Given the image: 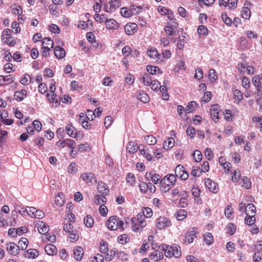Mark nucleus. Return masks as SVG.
I'll return each instance as SVG.
<instances>
[{
    "mask_svg": "<svg viewBox=\"0 0 262 262\" xmlns=\"http://www.w3.org/2000/svg\"><path fill=\"white\" fill-rule=\"evenodd\" d=\"M205 184L207 188L212 192L216 193L219 190L218 185L210 179L204 180Z\"/></svg>",
    "mask_w": 262,
    "mask_h": 262,
    "instance_id": "obj_11",
    "label": "nucleus"
},
{
    "mask_svg": "<svg viewBox=\"0 0 262 262\" xmlns=\"http://www.w3.org/2000/svg\"><path fill=\"white\" fill-rule=\"evenodd\" d=\"M19 246H17L14 243L10 242L6 245L7 251L11 255H16L19 252Z\"/></svg>",
    "mask_w": 262,
    "mask_h": 262,
    "instance_id": "obj_12",
    "label": "nucleus"
},
{
    "mask_svg": "<svg viewBox=\"0 0 262 262\" xmlns=\"http://www.w3.org/2000/svg\"><path fill=\"white\" fill-rule=\"evenodd\" d=\"M232 91L233 92L235 99L237 100L238 102H241V101L243 98V93L241 92V91H240L238 90H233V88H232Z\"/></svg>",
    "mask_w": 262,
    "mask_h": 262,
    "instance_id": "obj_45",
    "label": "nucleus"
},
{
    "mask_svg": "<svg viewBox=\"0 0 262 262\" xmlns=\"http://www.w3.org/2000/svg\"><path fill=\"white\" fill-rule=\"evenodd\" d=\"M84 254V251L80 246L76 247L73 250L74 257L77 260L80 261L82 259Z\"/></svg>",
    "mask_w": 262,
    "mask_h": 262,
    "instance_id": "obj_15",
    "label": "nucleus"
},
{
    "mask_svg": "<svg viewBox=\"0 0 262 262\" xmlns=\"http://www.w3.org/2000/svg\"><path fill=\"white\" fill-rule=\"evenodd\" d=\"M105 23L108 29H117L119 27V24L114 19H106Z\"/></svg>",
    "mask_w": 262,
    "mask_h": 262,
    "instance_id": "obj_21",
    "label": "nucleus"
},
{
    "mask_svg": "<svg viewBox=\"0 0 262 262\" xmlns=\"http://www.w3.org/2000/svg\"><path fill=\"white\" fill-rule=\"evenodd\" d=\"M150 177L151 180L155 184H157L160 182L161 176L159 174L152 173V172L149 173L146 172L145 174V179L148 181H149V178Z\"/></svg>",
    "mask_w": 262,
    "mask_h": 262,
    "instance_id": "obj_17",
    "label": "nucleus"
},
{
    "mask_svg": "<svg viewBox=\"0 0 262 262\" xmlns=\"http://www.w3.org/2000/svg\"><path fill=\"white\" fill-rule=\"evenodd\" d=\"M177 178L173 174H169L165 176L159 182L160 189L162 192L166 193L173 187L176 182Z\"/></svg>",
    "mask_w": 262,
    "mask_h": 262,
    "instance_id": "obj_2",
    "label": "nucleus"
},
{
    "mask_svg": "<svg viewBox=\"0 0 262 262\" xmlns=\"http://www.w3.org/2000/svg\"><path fill=\"white\" fill-rule=\"evenodd\" d=\"M231 180L233 182L239 183L241 179V173L239 169H236L231 172Z\"/></svg>",
    "mask_w": 262,
    "mask_h": 262,
    "instance_id": "obj_25",
    "label": "nucleus"
},
{
    "mask_svg": "<svg viewBox=\"0 0 262 262\" xmlns=\"http://www.w3.org/2000/svg\"><path fill=\"white\" fill-rule=\"evenodd\" d=\"M67 134L71 137L75 138L77 136L76 128L72 124H68L66 126Z\"/></svg>",
    "mask_w": 262,
    "mask_h": 262,
    "instance_id": "obj_34",
    "label": "nucleus"
},
{
    "mask_svg": "<svg viewBox=\"0 0 262 262\" xmlns=\"http://www.w3.org/2000/svg\"><path fill=\"white\" fill-rule=\"evenodd\" d=\"M102 113V110L100 107L97 108L95 110L94 112H93L90 110H88L87 112L86 118H88V120H93L94 119V117H99Z\"/></svg>",
    "mask_w": 262,
    "mask_h": 262,
    "instance_id": "obj_20",
    "label": "nucleus"
},
{
    "mask_svg": "<svg viewBox=\"0 0 262 262\" xmlns=\"http://www.w3.org/2000/svg\"><path fill=\"white\" fill-rule=\"evenodd\" d=\"M198 233L197 228L193 227L189 229L186 233L183 242L184 244H190L193 242L194 239L196 237V234Z\"/></svg>",
    "mask_w": 262,
    "mask_h": 262,
    "instance_id": "obj_6",
    "label": "nucleus"
},
{
    "mask_svg": "<svg viewBox=\"0 0 262 262\" xmlns=\"http://www.w3.org/2000/svg\"><path fill=\"white\" fill-rule=\"evenodd\" d=\"M38 251L34 249H30L24 253V256L28 258H35L38 256Z\"/></svg>",
    "mask_w": 262,
    "mask_h": 262,
    "instance_id": "obj_27",
    "label": "nucleus"
},
{
    "mask_svg": "<svg viewBox=\"0 0 262 262\" xmlns=\"http://www.w3.org/2000/svg\"><path fill=\"white\" fill-rule=\"evenodd\" d=\"M137 25L134 23L127 24L124 26V31L127 35H130L137 31Z\"/></svg>",
    "mask_w": 262,
    "mask_h": 262,
    "instance_id": "obj_13",
    "label": "nucleus"
},
{
    "mask_svg": "<svg viewBox=\"0 0 262 262\" xmlns=\"http://www.w3.org/2000/svg\"><path fill=\"white\" fill-rule=\"evenodd\" d=\"M242 17L245 19H249L251 16V12L248 7H244L242 11Z\"/></svg>",
    "mask_w": 262,
    "mask_h": 262,
    "instance_id": "obj_48",
    "label": "nucleus"
},
{
    "mask_svg": "<svg viewBox=\"0 0 262 262\" xmlns=\"http://www.w3.org/2000/svg\"><path fill=\"white\" fill-rule=\"evenodd\" d=\"M118 253V251L116 249H114L111 250L109 253H107V254L105 256V259L106 260L110 261L114 258L117 254Z\"/></svg>",
    "mask_w": 262,
    "mask_h": 262,
    "instance_id": "obj_43",
    "label": "nucleus"
},
{
    "mask_svg": "<svg viewBox=\"0 0 262 262\" xmlns=\"http://www.w3.org/2000/svg\"><path fill=\"white\" fill-rule=\"evenodd\" d=\"M127 148L129 153L134 154L137 151L139 146L137 147L134 142H130L128 143Z\"/></svg>",
    "mask_w": 262,
    "mask_h": 262,
    "instance_id": "obj_47",
    "label": "nucleus"
},
{
    "mask_svg": "<svg viewBox=\"0 0 262 262\" xmlns=\"http://www.w3.org/2000/svg\"><path fill=\"white\" fill-rule=\"evenodd\" d=\"M242 85L245 89L248 90L250 88L251 83L249 78L247 77L244 76L242 80Z\"/></svg>",
    "mask_w": 262,
    "mask_h": 262,
    "instance_id": "obj_49",
    "label": "nucleus"
},
{
    "mask_svg": "<svg viewBox=\"0 0 262 262\" xmlns=\"http://www.w3.org/2000/svg\"><path fill=\"white\" fill-rule=\"evenodd\" d=\"M193 157L195 161L196 162H200L202 160V155L200 150H195L193 152Z\"/></svg>",
    "mask_w": 262,
    "mask_h": 262,
    "instance_id": "obj_57",
    "label": "nucleus"
},
{
    "mask_svg": "<svg viewBox=\"0 0 262 262\" xmlns=\"http://www.w3.org/2000/svg\"><path fill=\"white\" fill-rule=\"evenodd\" d=\"M159 248L161 251H164V254L167 257L174 256L178 258L181 255L180 247L176 244H173L172 246L161 245L159 247Z\"/></svg>",
    "mask_w": 262,
    "mask_h": 262,
    "instance_id": "obj_1",
    "label": "nucleus"
},
{
    "mask_svg": "<svg viewBox=\"0 0 262 262\" xmlns=\"http://www.w3.org/2000/svg\"><path fill=\"white\" fill-rule=\"evenodd\" d=\"M186 133L189 138L192 139L194 138V135L195 133V129L193 126H189L187 128Z\"/></svg>",
    "mask_w": 262,
    "mask_h": 262,
    "instance_id": "obj_54",
    "label": "nucleus"
},
{
    "mask_svg": "<svg viewBox=\"0 0 262 262\" xmlns=\"http://www.w3.org/2000/svg\"><path fill=\"white\" fill-rule=\"evenodd\" d=\"M140 80L145 85L149 86L151 85V82L154 79H152V77L149 74H144L140 78Z\"/></svg>",
    "mask_w": 262,
    "mask_h": 262,
    "instance_id": "obj_23",
    "label": "nucleus"
},
{
    "mask_svg": "<svg viewBox=\"0 0 262 262\" xmlns=\"http://www.w3.org/2000/svg\"><path fill=\"white\" fill-rule=\"evenodd\" d=\"M126 183L130 186H135L136 180L135 174L133 173H128L126 176Z\"/></svg>",
    "mask_w": 262,
    "mask_h": 262,
    "instance_id": "obj_32",
    "label": "nucleus"
},
{
    "mask_svg": "<svg viewBox=\"0 0 262 262\" xmlns=\"http://www.w3.org/2000/svg\"><path fill=\"white\" fill-rule=\"evenodd\" d=\"M147 54L148 56L154 59L159 60L160 58L161 55L159 54L158 51L155 48H151L147 50Z\"/></svg>",
    "mask_w": 262,
    "mask_h": 262,
    "instance_id": "obj_36",
    "label": "nucleus"
},
{
    "mask_svg": "<svg viewBox=\"0 0 262 262\" xmlns=\"http://www.w3.org/2000/svg\"><path fill=\"white\" fill-rule=\"evenodd\" d=\"M228 231L227 232L229 234L232 235H233L236 231V226L232 223H230L228 224Z\"/></svg>",
    "mask_w": 262,
    "mask_h": 262,
    "instance_id": "obj_56",
    "label": "nucleus"
},
{
    "mask_svg": "<svg viewBox=\"0 0 262 262\" xmlns=\"http://www.w3.org/2000/svg\"><path fill=\"white\" fill-rule=\"evenodd\" d=\"M92 262H103L104 257L101 254H97L94 257H92Z\"/></svg>",
    "mask_w": 262,
    "mask_h": 262,
    "instance_id": "obj_64",
    "label": "nucleus"
},
{
    "mask_svg": "<svg viewBox=\"0 0 262 262\" xmlns=\"http://www.w3.org/2000/svg\"><path fill=\"white\" fill-rule=\"evenodd\" d=\"M95 202H97L98 204L101 203L104 204L106 202L107 199L105 195H100L99 194H96L95 196Z\"/></svg>",
    "mask_w": 262,
    "mask_h": 262,
    "instance_id": "obj_52",
    "label": "nucleus"
},
{
    "mask_svg": "<svg viewBox=\"0 0 262 262\" xmlns=\"http://www.w3.org/2000/svg\"><path fill=\"white\" fill-rule=\"evenodd\" d=\"M142 216H145V218H149L152 215V211L149 207H144L142 209Z\"/></svg>",
    "mask_w": 262,
    "mask_h": 262,
    "instance_id": "obj_51",
    "label": "nucleus"
},
{
    "mask_svg": "<svg viewBox=\"0 0 262 262\" xmlns=\"http://www.w3.org/2000/svg\"><path fill=\"white\" fill-rule=\"evenodd\" d=\"M144 140L146 143L150 145H155L157 142L156 138L152 135L146 136L144 137Z\"/></svg>",
    "mask_w": 262,
    "mask_h": 262,
    "instance_id": "obj_41",
    "label": "nucleus"
},
{
    "mask_svg": "<svg viewBox=\"0 0 262 262\" xmlns=\"http://www.w3.org/2000/svg\"><path fill=\"white\" fill-rule=\"evenodd\" d=\"M42 44L43 47L49 46L51 49L53 48L54 46L53 41L49 37L45 38Z\"/></svg>",
    "mask_w": 262,
    "mask_h": 262,
    "instance_id": "obj_50",
    "label": "nucleus"
},
{
    "mask_svg": "<svg viewBox=\"0 0 262 262\" xmlns=\"http://www.w3.org/2000/svg\"><path fill=\"white\" fill-rule=\"evenodd\" d=\"M131 222L132 229L136 232H140L143 230V228L146 225L145 216L141 214H138L137 217L132 218Z\"/></svg>",
    "mask_w": 262,
    "mask_h": 262,
    "instance_id": "obj_3",
    "label": "nucleus"
},
{
    "mask_svg": "<svg viewBox=\"0 0 262 262\" xmlns=\"http://www.w3.org/2000/svg\"><path fill=\"white\" fill-rule=\"evenodd\" d=\"M202 171L198 166H193L191 171V174L193 177H200Z\"/></svg>",
    "mask_w": 262,
    "mask_h": 262,
    "instance_id": "obj_55",
    "label": "nucleus"
},
{
    "mask_svg": "<svg viewBox=\"0 0 262 262\" xmlns=\"http://www.w3.org/2000/svg\"><path fill=\"white\" fill-rule=\"evenodd\" d=\"M170 221L165 217L160 216L157 220L156 227L159 229H164L171 226Z\"/></svg>",
    "mask_w": 262,
    "mask_h": 262,
    "instance_id": "obj_8",
    "label": "nucleus"
},
{
    "mask_svg": "<svg viewBox=\"0 0 262 262\" xmlns=\"http://www.w3.org/2000/svg\"><path fill=\"white\" fill-rule=\"evenodd\" d=\"M139 149L141 155L148 161H151L152 160V156L149 153V148L148 147L141 144L139 146Z\"/></svg>",
    "mask_w": 262,
    "mask_h": 262,
    "instance_id": "obj_10",
    "label": "nucleus"
},
{
    "mask_svg": "<svg viewBox=\"0 0 262 262\" xmlns=\"http://www.w3.org/2000/svg\"><path fill=\"white\" fill-rule=\"evenodd\" d=\"M204 240L208 245L212 244L213 238L212 234L209 232H206L204 234Z\"/></svg>",
    "mask_w": 262,
    "mask_h": 262,
    "instance_id": "obj_44",
    "label": "nucleus"
},
{
    "mask_svg": "<svg viewBox=\"0 0 262 262\" xmlns=\"http://www.w3.org/2000/svg\"><path fill=\"white\" fill-rule=\"evenodd\" d=\"M108 249L107 247V245L106 242H104L102 241L100 243V245L99 247V251L102 253H106L108 252Z\"/></svg>",
    "mask_w": 262,
    "mask_h": 262,
    "instance_id": "obj_58",
    "label": "nucleus"
},
{
    "mask_svg": "<svg viewBox=\"0 0 262 262\" xmlns=\"http://www.w3.org/2000/svg\"><path fill=\"white\" fill-rule=\"evenodd\" d=\"M150 258L154 261H158L163 258V254L159 250H155L150 254Z\"/></svg>",
    "mask_w": 262,
    "mask_h": 262,
    "instance_id": "obj_22",
    "label": "nucleus"
},
{
    "mask_svg": "<svg viewBox=\"0 0 262 262\" xmlns=\"http://www.w3.org/2000/svg\"><path fill=\"white\" fill-rule=\"evenodd\" d=\"M225 215L226 217L228 219H232L233 217V212L231 206L228 205L225 209Z\"/></svg>",
    "mask_w": 262,
    "mask_h": 262,
    "instance_id": "obj_53",
    "label": "nucleus"
},
{
    "mask_svg": "<svg viewBox=\"0 0 262 262\" xmlns=\"http://www.w3.org/2000/svg\"><path fill=\"white\" fill-rule=\"evenodd\" d=\"M131 14L132 15H137L140 13L143 10V8L141 6H137L132 5L130 7Z\"/></svg>",
    "mask_w": 262,
    "mask_h": 262,
    "instance_id": "obj_46",
    "label": "nucleus"
},
{
    "mask_svg": "<svg viewBox=\"0 0 262 262\" xmlns=\"http://www.w3.org/2000/svg\"><path fill=\"white\" fill-rule=\"evenodd\" d=\"M147 72L151 75H156L157 74H161L162 72L161 71L160 68L156 66L148 65L146 67Z\"/></svg>",
    "mask_w": 262,
    "mask_h": 262,
    "instance_id": "obj_33",
    "label": "nucleus"
},
{
    "mask_svg": "<svg viewBox=\"0 0 262 262\" xmlns=\"http://www.w3.org/2000/svg\"><path fill=\"white\" fill-rule=\"evenodd\" d=\"M245 212L247 215L255 216L256 207L253 204H248L245 208Z\"/></svg>",
    "mask_w": 262,
    "mask_h": 262,
    "instance_id": "obj_29",
    "label": "nucleus"
},
{
    "mask_svg": "<svg viewBox=\"0 0 262 262\" xmlns=\"http://www.w3.org/2000/svg\"><path fill=\"white\" fill-rule=\"evenodd\" d=\"M174 144V140L173 138H168L163 143V148L166 150L172 148Z\"/></svg>",
    "mask_w": 262,
    "mask_h": 262,
    "instance_id": "obj_37",
    "label": "nucleus"
},
{
    "mask_svg": "<svg viewBox=\"0 0 262 262\" xmlns=\"http://www.w3.org/2000/svg\"><path fill=\"white\" fill-rule=\"evenodd\" d=\"M252 121L255 124V127L259 129L262 134V116H255L252 118Z\"/></svg>",
    "mask_w": 262,
    "mask_h": 262,
    "instance_id": "obj_30",
    "label": "nucleus"
},
{
    "mask_svg": "<svg viewBox=\"0 0 262 262\" xmlns=\"http://www.w3.org/2000/svg\"><path fill=\"white\" fill-rule=\"evenodd\" d=\"M81 179L89 185L96 183L97 180L94 175L92 173H83L81 174Z\"/></svg>",
    "mask_w": 262,
    "mask_h": 262,
    "instance_id": "obj_9",
    "label": "nucleus"
},
{
    "mask_svg": "<svg viewBox=\"0 0 262 262\" xmlns=\"http://www.w3.org/2000/svg\"><path fill=\"white\" fill-rule=\"evenodd\" d=\"M14 81V77L11 75L7 76L0 75V85H4L8 83L13 82Z\"/></svg>",
    "mask_w": 262,
    "mask_h": 262,
    "instance_id": "obj_18",
    "label": "nucleus"
},
{
    "mask_svg": "<svg viewBox=\"0 0 262 262\" xmlns=\"http://www.w3.org/2000/svg\"><path fill=\"white\" fill-rule=\"evenodd\" d=\"M221 111L220 106L217 104L212 105L210 107V113L211 118L213 120L214 119H219V114Z\"/></svg>",
    "mask_w": 262,
    "mask_h": 262,
    "instance_id": "obj_14",
    "label": "nucleus"
},
{
    "mask_svg": "<svg viewBox=\"0 0 262 262\" xmlns=\"http://www.w3.org/2000/svg\"><path fill=\"white\" fill-rule=\"evenodd\" d=\"M262 80V74L257 75L253 77L252 79V82L256 89L255 94L259 97L256 100L257 103H262V87L261 85V80Z\"/></svg>",
    "mask_w": 262,
    "mask_h": 262,
    "instance_id": "obj_5",
    "label": "nucleus"
},
{
    "mask_svg": "<svg viewBox=\"0 0 262 262\" xmlns=\"http://www.w3.org/2000/svg\"><path fill=\"white\" fill-rule=\"evenodd\" d=\"M176 177H178L183 180H186L188 178V172L185 170L184 167L182 165H178L175 169Z\"/></svg>",
    "mask_w": 262,
    "mask_h": 262,
    "instance_id": "obj_7",
    "label": "nucleus"
},
{
    "mask_svg": "<svg viewBox=\"0 0 262 262\" xmlns=\"http://www.w3.org/2000/svg\"><path fill=\"white\" fill-rule=\"evenodd\" d=\"M138 97V99L143 103H147L150 100L148 95L142 91L139 92Z\"/></svg>",
    "mask_w": 262,
    "mask_h": 262,
    "instance_id": "obj_38",
    "label": "nucleus"
},
{
    "mask_svg": "<svg viewBox=\"0 0 262 262\" xmlns=\"http://www.w3.org/2000/svg\"><path fill=\"white\" fill-rule=\"evenodd\" d=\"M198 32L200 35H206L208 34V29L205 26L200 25L198 28Z\"/></svg>",
    "mask_w": 262,
    "mask_h": 262,
    "instance_id": "obj_63",
    "label": "nucleus"
},
{
    "mask_svg": "<svg viewBox=\"0 0 262 262\" xmlns=\"http://www.w3.org/2000/svg\"><path fill=\"white\" fill-rule=\"evenodd\" d=\"M55 56L58 59H62L66 56V52L63 48L56 46L54 49Z\"/></svg>",
    "mask_w": 262,
    "mask_h": 262,
    "instance_id": "obj_24",
    "label": "nucleus"
},
{
    "mask_svg": "<svg viewBox=\"0 0 262 262\" xmlns=\"http://www.w3.org/2000/svg\"><path fill=\"white\" fill-rule=\"evenodd\" d=\"M118 241L121 244L124 245L128 241V236L126 234H122L118 236Z\"/></svg>",
    "mask_w": 262,
    "mask_h": 262,
    "instance_id": "obj_62",
    "label": "nucleus"
},
{
    "mask_svg": "<svg viewBox=\"0 0 262 262\" xmlns=\"http://www.w3.org/2000/svg\"><path fill=\"white\" fill-rule=\"evenodd\" d=\"M27 91L25 89L16 91L14 94V99L19 102L21 101L27 96Z\"/></svg>",
    "mask_w": 262,
    "mask_h": 262,
    "instance_id": "obj_16",
    "label": "nucleus"
},
{
    "mask_svg": "<svg viewBox=\"0 0 262 262\" xmlns=\"http://www.w3.org/2000/svg\"><path fill=\"white\" fill-rule=\"evenodd\" d=\"M140 190L143 193H146L148 191V188L147 186V183L145 182H141L139 185Z\"/></svg>",
    "mask_w": 262,
    "mask_h": 262,
    "instance_id": "obj_61",
    "label": "nucleus"
},
{
    "mask_svg": "<svg viewBox=\"0 0 262 262\" xmlns=\"http://www.w3.org/2000/svg\"><path fill=\"white\" fill-rule=\"evenodd\" d=\"M208 77L211 83H214L218 79V76L214 69H211L209 70Z\"/></svg>",
    "mask_w": 262,
    "mask_h": 262,
    "instance_id": "obj_40",
    "label": "nucleus"
},
{
    "mask_svg": "<svg viewBox=\"0 0 262 262\" xmlns=\"http://www.w3.org/2000/svg\"><path fill=\"white\" fill-rule=\"evenodd\" d=\"M83 222L87 227L91 228L93 226L94 221L92 216L88 215L84 218Z\"/></svg>",
    "mask_w": 262,
    "mask_h": 262,
    "instance_id": "obj_39",
    "label": "nucleus"
},
{
    "mask_svg": "<svg viewBox=\"0 0 262 262\" xmlns=\"http://www.w3.org/2000/svg\"><path fill=\"white\" fill-rule=\"evenodd\" d=\"M106 225L110 230H115L117 229L124 230V222L120 220L117 216H111L106 222Z\"/></svg>",
    "mask_w": 262,
    "mask_h": 262,
    "instance_id": "obj_4",
    "label": "nucleus"
},
{
    "mask_svg": "<svg viewBox=\"0 0 262 262\" xmlns=\"http://www.w3.org/2000/svg\"><path fill=\"white\" fill-rule=\"evenodd\" d=\"M38 232L42 234H46L49 231L48 225L43 222H41L37 226Z\"/></svg>",
    "mask_w": 262,
    "mask_h": 262,
    "instance_id": "obj_28",
    "label": "nucleus"
},
{
    "mask_svg": "<svg viewBox=\"0 0 262 262\" xmlns=\"http://www.w3.org/2000/svg\"><path fill=\"white\" fill-rule=\"evenodd\" d=\"M151 89L155 91L160 90L161 92H164L166 90L165 86H162L160 83L157 80L154 79L149 85Z\"/></svg>",
    "mask_w": 262,
    "mask_h": 262,
    "instance_id": "obj_19",
    "label": "nucleus"
},
{
    "mask_svg": "<svg viewBox=\"0 0 262 262\" xmlns=\"http://www.w3.org/2000/svg\"><path fill=\"white\" fill-rule=\"evenodd\" d=\"M176 216L178 220L182 221L186 217L187 212L184 209H180L176 213Z\"/></svg>",
    "mask_w": 262,
    "mask_h": 262,
    "instance_id": "obj_42",
    "label": "nucleus"
},
{
    "mask_svg": "<svg viewBox=\"0 0 262 262\" xmlns=\"http://www.w3.org/2000/svg\"><path fill=\"white\" fill-rule=\"evenodd\" d=\"M164 31L168 36L172 35L174 33V29L172 26L170 24H168L167 26L164 28Z\"/></svg>",
    "mask_w": 262,
    "mask_h": 262,
    "instance_id": "obj_60",
    "label": "nucleus"
},
{
    "mask_svg": "<svg viewBox=\"0 0 262 262\" xmlns=\"http://www.w3.org/2000/svg\"><path fill=\"white\" fill-rule=\"evenodd\" d=\"M238 184L241 185L242 187L246 189H249L251 186V183L249 179L245 176H243L241 178V180Z\"/></svg>",
    "mask_w": 262,
    "mask_h": 262,
    "instance_id": "obj_35",
    "label": "nucleus"
},
{
    "mask_svg": "<svg viewBox=\"0 0 262 262\" xmlns=\"http://www.w3.org/2000/svg\"><path fill=\"white\" fill-rule=\"evenodd\" d=\"M98 191L103 195H106L109 192V189L107 185L103 182H100L98 184Z\"/></svg>",
    "mask_w": 262,
    "mask_h": 262,
    "instance_id": "obj_26",
    "label": "nucleus"
},
{
    "mask_svg": "<svg viewBox=\"0 0 262 262\" xmlns=\"http://www.w3.org/2000/svg\"><path fill=\"white\" fill-rule=\"evenodd\" d=\"M45 251L49 255H54L57 252L56 247L52 244L47 245L45 248Z\"/></svg>",
    "mask_w": 262,
    "mask_h": 262,
    "instance_id": "obj_31",
    "label": "nucleus"
},
{
    "mask_svg": "<svg viewBox=\"0 0 262 262\" xmlns=\"http://www.w3.org/2000/svg\"><path fill=\"white\" fill-rule=\"evenodd\" d=\"M255 222V218L254 216L252 217L251 215H247L245 219V224L248 225H252L254 224Z\"/></svg>",
    "mask_w": 262,
    "mask_h": 262,
    "instance_id": "obj_59",
    "label": "nucleus"
}]
</instances>
